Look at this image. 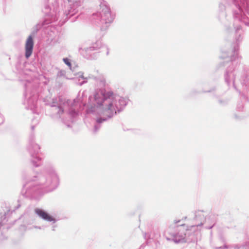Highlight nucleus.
Instances as JSON below:
<instances>
[{"instance_id": "nucleus-1", "label": "nucleus", "mask_w": 249, "mask_h": 249, "mask_svg": "<svg viewBox=\"0 0 249 249\" xmlns=\"http://www.w3.org/2000/svg\"><path fill=\"white\" fill-rule=\"evenodd\" d=\"M114 99L113 93L109 90L102 89L95 95V100L97 104L107 110H112Z\"/></svg>"}, {"instance_id": "nucleus-2", "label": "nucleus", "mask_w": 249, "mask_h": 249, "mask_svg": "<svg viewBox=\"0 0 249 249\" xmlns=\"http://www.w3.org/2000/svg\"><path fill=\"white\" fill-rule=\"evenodd\" d=\"M180 227L179 226H176L175 223L171 224L170 227V232L172 234V236L174 238L177 239V237L178 236L179 238L178 240L179 241L180 239L183 238L184 232H180Z\"/></svg>"}, {"instance_id": "nucleus-3", "label": "nucleus", "mask_w": 249, "mask_h": 249, "mask_svg": "<svg viewBox=\"0 0 249 249\" xmlns=\"http://www.w3.org/2000/svg\"><path fill=\"white\" fill-rule=\"evenodd\" d=\"M34 46V41L32 36H29L25 43V57L28 58L32 54Z\"/></svg>"}, {"instance_id": "nucleus-4", "label": "nucleus", "mask_w": 249, "mask_h": 249, "mask_svg": "<svg viewBox=\"0 0 249 249\" xmlns=\"http://www.w3.org/2000/svg\"><path fill=\"white\" fill-rule=\"evenodd\" d=\"M35 212L37 214H38L40 217H41L42 218H43L44 220H46L49 221H52L54 220V219L53 218L52 216L50 215L46 212H45L41 209H36Z\"/></svg>"}, {"instance_id": "nucleus-5", "label": "nucleus", "mask_w": 249, "mask_h": 249, "mask_svg": "<svg viewBox=\"0 0 249 249\" xmlns=\"http://www.w3.org/2000/svg\"><path fill=\"white\" fill-rule=\"evenodd\" d=\"M63 61L65 62V63L66 64H67L68 66H69V67L71 66V64L68 58H64Z\"/></svg>"}, {"instance_id": "nucleus-6", "label": "nucleus", "mask_w": 249, "mask_h": 249, "mask_svg": "<svg viewBox=\"0 0 249 249\" xmlns=\"http://www.w3.org/2000/svg\"><path fill=\"white\" fill-rule=\"evenodd\" d=\"M102 121H103V120H102L101 119H98V120H97V122H98V123H102Z\"/></svg>"}]
</instances>
